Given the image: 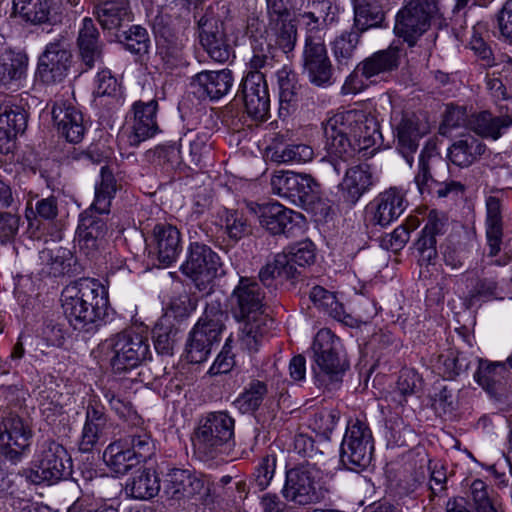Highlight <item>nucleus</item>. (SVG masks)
Returning <instances> with one entry per match:
<instances>
[{
    "instance_id": "nucleus-59",
    "label": "nucleus",
    "mask_w": 512,
    "mask_h": 512,
    "mask_svg": "<svg viewBox=\"0 0 512 512\" xmlns=\"http://www.w3.org/2000/svg\"><path fill=\"white\" fill-rule=\"evenodd\" d=\"M102 392L105 401L121 419L125 421L131 420L133 425L140 423L141 419L137 416L130 401L116 395L110 389L105 388L102 390Z\"/></svg>"
},
{
    "instance_id": "nucleus-49",
    "label": "nucleus",
    "mask_w": 512,
    "mask_h": 512,
    "mask_svg": "<svg viewBox=\"0 0 512 512\" xmlns=\"http://www.w3.org/2000/svg\"><path fill=\"white\" fill-rule=\"evenodd\" d=\"M361 32L352 26L350 31H344L331 43L332 52L337 62V68L347 66L354 56L360 41Z\"/></svg>"
},
{
    "instance_id": "nucleus-43",
    "label": "nucleus",
    "mask_w": 512,
    "mask_h": 512,
    "mask_svg": "<svg viewBox=\"0 0 512 512\" xmlns=\"http://www.w3.org/2000/svg\"><path fill=\"white\" fill-rule=\"evenodd\" d=\"M160 491V480L155 471L143 469L136 476L129 479L125 485V493L137 500H149Z\"/></svg>"
},
{
    "instance_id": "nucleus-56",
    "label": "nucleus",
    "mask_w": 512,
    "mask_h": 512,
    "mask_svg": "<svg viewBox=\"0 0 512 512\" xmlns=\"http://www.w3.org/2000/svg\"><path fill=\"white\" fill-rule=\"evenodd\" d=\"M312 147L306 144L287 145L282 150H276L272 159L279 163L297 162L306 163L313 159Z\"/></svg>"
},
{
    "instance_id": "nucleus-46",
    "label": "nucleus",
    "mask_w": 512,
    "mask_h": 512,
    "mask_svg": "<svg viewBox=\"0 0 512 512\" xmlns=\"http://www.w3.org/2000/svg\"><path fill=\"white\" fill-rule=\"evenodd\" d=\"M103 461L106 466L118 475H126L140 463L125 448L119 440L110 443L103 452Z\"/></svg>"
},
{
    "instance_id": "nucleus-32",
    "label": "nucleus",
    "mask_w": 512,
    "mask_h": 512,
    "mask_svg": "<svg viewBox=\"0 0 512 512\" xmlns=\"http://www.w3.org/2000/svg\"><path fill=\"white\" fill-rule=\"evenodd\" d=\"M512 126V112H498L493 115L490 111H481L469 116L468 127L477 135L499 139Z\"/></svg>"
},
{
    "instance_id": "nucleus-29",
    "label": "nucleus",
    "mask_w": 512,
    "mask_h": 512,
    "mask_svg": "<svg viewBox=\"0 0 512 512\" xmlns=\"http://www.w3.org/2000/svg\"><path fill=\"white\" fill-rule=\"evenodd\" d=\"M52 118L61 136L70 143H79L85 133L83 115L73 105L62 102L52 109Z\"/></svg>"
},
{
    "instance_id": "nucleus-62",
    "label": "nucleus",
    "mask_w": 512,
    "mask_h": 512,
    "mask_svg": "<svg viewBox=\"0 0 512 512\" xmlns=\"http://www.w3.org/2000/svg\"><path fill=\"white\" fill-rule=\"evenodd\" d=\"M487 88L497 112H512V97L507 94L506 87L499 78L488 79Z\"/></svg>"
},
{
    "instance_id": "nucleus-35",
    "label": "nucleus",
    "mask_w": 512,
    "mask_h": 512,
    "mask_svg": "<svg viewBox=\"0 0 512 512\" xmlns=\"http://www.w3.org/2000/svg\"><path fill=\"white\" fill-rule=\"evenodd\" d=\"M399 64L400 49L391 45L387 49L377 51L358 63V71H361V76L370 80L375 76L396 70Z\"/></svg>"
},
{
    "instance_id": "nucleus-9",
    "label": "nucleus",
    "mask_w": 512,
    "mask_h": 512,
    "mask_svg": "<svg viewBox=\"0 0 512 512\" xmlns=\"http://www.w3.org/2000/svg\"><path fill=\"white\" fill-rule=\"evenodd\" d=\"M374 439L365 421L360 419L348 422L340 448V462L355 472L366 469L372 461Z\"/></svg>"
},
{
    "instance_id": "nucleus-39",
    "label": "nucleus",
    "mask_w": 512,
    "mask_h": 512,
    "mask_svg": "<svg viewBox=\"0 0 512 512\" xmlns=\"http://www.w3.org/2000/svg\"><path fill=\"white\" fill-rule=\"evenodd\" d=\"M372 186V173L366 164L353 166L346 171L342 183L343 197L349 204H356Z\"/></svg>"
},
{
    "instance_id": "nucleus-63",
    "label": "nucleus",
    "mask_w": 512,
    "mask_h": 512,
    "mask_svg": "<svg viewBox=\"0 0 512 512\" xmlns=\"http://www.w3.org/2000/svg\"><path fill=\"white\" fill-rule=\"evenodd\" d=\"M310 17L320 21L325 26L336 20L337 8L329 0H314L308 4Z\"/></svg>"
},
{
    "instance_id": "nucleus-16",
    "label": "nucleus",
    "mask_w": 512,
    "mask_h": 512,
    "mask_svg": "<svg viewBox=\"0 0 512 512\" xmlns=\"http://www.w3.org/2000/svg\"><path fill=\"white\" fill-rule=\"evenodd\" d=\"M72 63L69 44L60 37L46 45L38 59L36 75L47 85L61 83L68 76Z\"/></svg>"
},
{
    "instance_id": "nucleus-53",
    "label": "nucleus",
    "mask_w": 512,
    "mask_h": 512,
    "mask_svg": "<svg viewBox=\"0 0 512 512\" xmlns=\"http://www.w3.org/2000/svg\"><path fill=\"white\" fill-rule=\"evenodd\" d=\"M119 43L125 50L135 55H145L150 48V36L148 31L140 25H132L127 31L117 35Z\"/></svg>"
},
{
    "instance_id": "nucleus-21",
    "label": "nucleus",
    "mask_w": 512,
    "mask_h": 512,
    "mask_svg": "<svg viewBox=\"0 0 512 512\" xmlns=\"http://www.w3.org/2000/svg\"><path fill=\"white\" fill-rule=\"evenodd\" d=\"M262 227L272 235H285L289 237L294 234L303 219L300 213H297L282 204L264 203L257 205L254 209Z\"/></svg>"
},
{
    "instance_id": "nucleus-4",
    "label": "nucleus",
    "mask_w": 512,
    "mask_h": 512,
    "mask_svg": "<svg viewBox=\"0 0 512 512\" xmlns=\"http://www.w3.org/2000/svg\"><path fill=\"white\" fill-rule=\"evenodd\" d=\"M414 182L423 197L446 198L458 196L465 190L461 182L449 179V164L436 151L435 145L422 149Z\"/></svg>"
},
{
    "instance_id": "nucleus-14",
    "label": "nucleus",
    "mask_w": 512,
    "mask_h": 512,
    "mask_svg": "<svg viewBox=\"0 0 512 512\" xmlns=\"http://www.w3.org/2000/svg\"><path fill=\"white\" fill-rule=\"evenodd\" d=\"M274 194L299 207L311 206L320 199L321 185L310 174L279 171L271 178Z\"/></svg>"
},
{
    "instance_id": "nucleus-10",
    "label": "nucleus",
    "mask_w": 512,
    "mask_h": 512,
    "mask_svg": "<svg viewBox=\"0 0 512 512\" xmlns=\"http://www.w3.org/2000/svg\"><path fill=\"white\" fill-rule=\"evenodd\" d=\"M437 11V0H404L395 17V35L409 46H414L429 29L431 19Z\"/></svg>"
},
{
    "instance_id": "nucleus-28",
    "label": "nucleus",
    "mask_w": 512,
    "mask_h": 512,
    "mask_svg": "<svg viewBox=\"0 0 512 512\" xmlns=\"http://www.w3.org/2000/svg\"><path fill=\"white\" fill-rule=\"evenodd\" d=\"M158 103L156 100L148 102L137 101L133 105L134 122L128 136L131 146H138L141 142L153 137L158 132L156 112Z\"/></svg>"
},
{
    "instance_id": "nucleus-3",
    "label": "nucleus",
    "mask_w": 512,
    "mask_h": 512,
    "mask_svg": "<svg viewBox=\"0 0 512 512\" xmlns=\"http://www.w3.org/2000/svg\"><path fill=\"white\" fill-rule=\"evenodd\" d=\"M63 313L74 330L94 333L105 322L109 307L107 289L94 278L68 284L61 295Z\"/></svg>"
},
{
    "instance_id": "nucleus-17",
    "label": "nucleus",
    "mask_w": 512,
    "mask_h": 512,
    "mask_svg": "<svg viewBox=\"0 0 512 512\" xmlns=\"http://www.w3.org/2000/svg\"><path fill=\"white\" fill-rule=\"evenodd\" d=\"M430 131V125L426 118L419 113L405 111L394 124V136L396 149L405 158L409 166H412L419 147V141Z\"/></svg>"
},
{
    "instance_id": "nucleus-45",
    "label": "nucleus",
    "mask_w": 512,
    "mask_h": 512,
    "mask_svg": "<svg viewBox=\"0 0 512 512\" xmlns=\"http://www.w3.org/2000/svg\"><path fill=\"white\" fill-rule=\"evenodd\" d=\"M119 441L140 464L147 462L155 453L154 441L144 428L132 427Z\"/></svg>"
},
{
    "instance_id": "nucleus-8",
    "label": "nucleus",
    "mask_w": 512,
    "mask_h": 512,
    "mask_svg": "<svg viewBox=\"0 0 512 512\" xmlns=\"http://www.w3.org/2000/svg\"><path fill=\"white\" fill-rule=\"evenodd\" d=\"M322 472L309 462L298 464L286 471L282 495L288 502L305 506L324 498Z\"/></svg>"
},
{
    "instance_id": "nucleus-64",
    "label": "nucleus",
    "mask_w": 512,
    "mask_h": 512,
    "mask_svg": "<svg viewBox=\"0 0 512 512\" xmlns=\"http://www.w3.org/2000/svg\"><path fill=\"white\" fill-rule=\"evenodd\" d=\"M496 27L505 42L512 45V0H506L495 14Z\"/></svg>"
},
{
    "instance_id": "nucleus-6",
    "label": "nucleus",
    "mask_w": 512,
    "mask_h": 512,
    "mask_svg": "<svg viewBox=\"0 0 512 512\" xmlns=\"http://www.w3.org/2000/svg\"><path fill=\"white\" fill-rule=\"evenodd\" d=\"M226 319L219 305L206 306L186 341L185 356L190 363L200 364L208 359L212 347L220 341Z\"/></svg>"
},
{
    "instance_id": "nucleus-50",
    "label": "nucleus",
    "mask_w": 512,
    "mask_h": 512,
    "mask_svg": "<svg viewBox=\"0 0 512 512\" xmlns=\"http://www.w3.org/2000/svg\"><path fill=\"white\" fill-rule=\"evenodd\" d=\"M41 258L46 260V273L53 277L70 274L75 264L72 252L64 247L42 251Z\"/></svg>"
},
{
    "instance_id": "nucleus-15",
    "label": "nucleus",
    "mask_w": 512,
    "mask_h": 512,
    "mask_svg": "<svg viewBox=\"0 0 512 512\" xmlns=\"http://www.w3.org/2000/svg\"><path fill=\"white\" fill-rule=\"evenodd\" d=\"M33 438L31 426L14 412L6 413L0 422V457L16 464L29 451Z\"/></svg>"
},
{
    "instance_id": "nucleus-57",
    "label": "nucleus",
    "mask_w": 512,
    "mask_h": 512,
    "mask_svg": "<svg viewBox=\"0 0 512 512\" xmlns=\"http://www.w3.org/2000/svg\"><path fill=\"white\" fill-rule=\"evenodd\" d=\"M222 219L230 239L238 241L251 232L247 219L238 210L225 209Z\"/></svg>"
},
{
    "instance_id": "nucleus-52",
    "label": "nucleus",
    "mask_w": 512,
    "mask_h": 512,
    "mask_svg": "<svg viewBox=\"0 0 512 512\" xmlns=\"http://www.w3.org/2000/svg\"><path fill=\"white\" fill-rule=\"evenodd\" d=\"M178 334L179 329L168 318L160 319L153 329L154 346L158 354L172 355Z\"/></svg>"
},
{
    "instance_id": "nucleus-5",
    "label": "nucleus",
    "mask_w": 512,
    "mask_h": 512,
    "mask_svg": "<svg viewBox=\"0 0 512 512\" xmlns=\"http://www.w3.org/2000/svg\"><path fill=\"white\" fill-rule=\"evenodd\" d=\"M313 373L319 387H335L342 382L350 363L343 351V345L330 329H321L312 344Z\"/></svg>"
},
{
    "instance_id": "nucleus-31",
    "label": "nucleus",
    "mask_w": 512,
    "mask_h": 512,
    "mask_svg": "<svg viewBox=\"0 0 512 512\" xmlns=\"http://www.w3.org/2000/svg\"><path fill=\"white\" fill-rule=\"evenodd\" d=\"M503 205L500 198H486L485 234L488 247L487 256L495 257L501 251L504 237Z\"/></svg>"
},
{
    "instance_id": "nucleus-47",
    "label": "nucleus",
    "mask_w": 512,
    "mask_h": 512,
    "mask_svg": "<svg viewBox=\"0 0 512 512\" xmlns=\"http://www.w3.org/2000/svg\"><path fill=\"white\" fill-rule=\"evenodd\" d=\"M100 178V182L95 187V199L92 203V209L99 214H104L109 212L111 201L118 187L112 170L106 165L101 168Z\"/></svg>"
},
{
    "instance_id": "nucleus-54",
    "label": "nucleus",
    "mask_w": 512,
    "mask_h": 512,
    "mask_svg": "<svg viewBox=\"0 0 512 512\" xmlns=\"http://www.w3.org/2000/svg\"><path fill=\"white\" fill-rule=\"evenodd\" d=\"M279 97L281 105L293 106L301 99L302 84L295 72L282 69L278 72Z\"/></svg>"
},
{
    "instance_id": "nucleus-33",
    "label": "nucleus",
    "mask_w": 512,
    "mask_h": 512,
    "mask_svg": "<svg viewBox=\"0 0 512 512\" xmlns=\"http://www.w3.org/2000/svg\"><path fill=\"white\" fill-rule=\"evenodd\" d=\"M109 428L108 416L104 407L97 402H89L86 420L82 431L80 450L89 452L100 441Z\"/></svg>"
},
{
    "instance_id": "nucleus-38",
    "label": "nucleus",
    "mask_w": 512,
    "mask_h": 512,
    "mask_svg": "<svg viewBox=\"0 0 512 512\" xmlns=\"http://www.w3.org/2000/svg\"><path fill=\"white\" fill-rule=\"evenodd\" d=\"M77 44L82 61L92 68L100 61L103 53V43L99 40V31L91 18H84L79 30Z\"/></svg>"
},
{
    "instance_id": "nucleus-51",
    "label": "nucleus",
    "mask_w": 512,
    "mask_h": 512,
    "mask_svg": "<svg viewBox=\"0 0 512 512\" xmlns=\"http://www.w3.org/2000/svg\"><path fill=\"white\" fill-rule=\"evenodd\" d=\"M267 32L272 34L275 44L284 53L294 50L297 42V28L290 17L268 22Z\"/></svg>"
},
{
    "instance_id": "nucleus-55",
    "label": "nucleus",
    "mask_w": 512,
    "mask_h": 512,
    "mask_svg": "<svg viewBox=\"0 0 512 512\" xmlns=\"http://www.w3.org/2000/svg\"><path fill=\"white\" fill-rule=\"evenodd\" d=\"M157 56L162 60L165 68L172 69L182 58V45L174 36H166L164 32H160L157 38Z\"/></svg>"
},
{
    "instance_id": "nucleus-12",
    "label": "nucleus",
    "mask_w": 512,
    "mask_h": 512,
    "mask_svg": "<svg viewBox=\"0 0 512 512\" xmlns=\"http://www.w3.org/2000/svg\"><path fill=\"white\" fill-rule=\"evenodd\" d=\"M70 455L63 445L54 440H45L39 450L37 465L28 474L34 484H55L68 479L73 472Z\"/></svg>"
},
{
    "instance_id": "nucleus-7",
    "label": "nucleus",
    "mask_w": 512,
    "mask_h": 512,
    "mask_svg": "<svg viewBox=\"0 0 512 512\" xmlns=\"http://www.w3.org/2000/svg\"><path fill=\"white\" fill-rule=\"evenodd\" d=\"M235 420L227 411L209 412L201 417L194 433V447L214 457L223 447L234 442Z\"/></svg>"
},
{
    "instance_id": "nucleus-27",
    "label": "nucleus",
    "mask_w": 512,
    "mask_h": 512,
    "mask_svg": "<svg viewBox=\"0 0 512 512\" xmlns=\"http://www.w3.org/2000/svg\"><path fill=\"white\" fill-rule=\"evenodd\" d=\"M27 128L26 111L17 105L0 106V153L8 154L15 148L17 136Z\"/></svg>"
},
{
    "instance_id": "nucleus-23",
    "label": "nucleus",
    "mask_w": 512,
    "mask_h": 512,
    "mask_svg": "<svg viewBox=\"0 0 512 512\" xmlns=\"http://www.w3.org/2000/svg\"><path fill=\"white\" fill-rule=\"evenodd\" d=\"M233 80L232 72L229 69L205 70L194 75L190 84L199 99L216 101L230 91Z\"/></svg>"
},
{
    "instance_id": "nucleus-11",
    "label": "nucleus",
    "mask_w": 512,
    "mask_h": 512,
    "mask_svg": "<svg viewBox=\"0 0 512 512\" xmlns=\"http://www.w3.org/2000/svg\"><path fill=\"white\" fill-rule=\"evenodd\" d=\"M112 357L110 364L115 374H123L139 367L150 356L147 336L126 329L110 338Z\"/></svg>"
},
{
    "instance_id": "nucleus-20",
    "label": "nucleus",
    "mask_w": 512,
    "mask_h": 512,
    "mask_svg": "<svg viewBox=\"0 0 512 512\" xmlns=\"http://www.w3.org/2000/svg\"><path fill=\"white\" fill-rule=\"evenodd\" d=\"M240 96L246 113L253 120H267L270 98L264 73L248 72L242 80Z\"/></svg>"
},
{
    "instance_id": "nucleus-37",
    "label": "nucleus",
    "mask_w": 512,
    "mask_h": 512,
    "mask_svg": "<svg viewBox=\"0 0 512 512\" xmlns=\"http://www.w3.org/2000/svg\"><path fill=\"white\" fill-rule=\"evenodd\" d=\"M486 149L481 139L468 134L452 143L448 149V158L456 166L469 167L480 160Z\"/></svg>"
},
{
    "instance_id": "nucleus-44",
    "label": "nucleus",
    "mask_w": 512,
    "mask_h": 512,
    "mask_svg": "<svg viewBox=\"0 0 512 512\" xmlns=\"http://www.w3.org/2000/svg\"><path fill=\"white\" fill-rule=\"evenodd\" d=\"M385 12L376 0H359L354 3V29L361 33L371 28L382 27Z\"/></svg>"
},
{
    "instance_id": "nucleus-18",
    "label": "nucleus",
    "mask_w": 512,
    "mask_h": 512,
    "mask_svg": "<svg viewBox=\"0 0 512 512\" xmlns=\"http://www.w3.org/2000/svg\"><path fill=\"white\" fill-rule=\"evenodd\" d=\"M199 39L201 46L208 55L217 62H225L231 54V47L227 43L224 22L208 8L198 21Z\"/></svg>"
},
{
    "instance_id": "nucleus-25",
    "label": "nucleus",
    "mask_w": 512,
    "mask_h": 512,
    "mask_svg": "<svg viewBox=\"0 0 512 512\" xmlns=\"http://www.w3.org/2000/svg\"><path fill=\"white\" fill-rule=\"evenodd\" d=\"M507 365V361L490 362L480 359L478 369L474 374L476 382L497 400H502L507 396L508 382L511 377Z\"/></svg>"
},
{
    "instance_id": "nucleus-61",
    "label": "nucleus",
    "mask_w": 512,
    "mask_h": 512,
    "mask_svg": "<svg viewBox=\"0 0 512 512\" xmlns=\"http://www.w3.org/2000/svg\"><path fill=\"white\" fill-rule=\"evenodd\" d=\"M275 48L269 43H264L256 39L253 44V56L250 59L249 72L263 73L261 69L272 68L274 63Z\"/></svg>"
},
{
    "instance_id": "nucleus-60",
    "label": "nucleus",
    "mask_w": 512,
    "mask_h": 512,
    "mask_svg": "<svg viewBox=\"0 0 512 512\" xmlns=\"http://www.w3.org/2000/svg\"><path fill=\"white\" fill-rule=\"evenodd\" d=\"M285 255L292 267L310 266L315 262L316 248L312 241L305 240L292 246Z\"/></svg>"
},
{
    "instance_id": "nucleus-36",
    "label": "nucleus",
    "mask_w": 512,
    "mask_h": 512,
    "mask_svg": "<svg viewBox=\"0 0 512 512\" xmlns=\"http://www.w3.org/2000/svg\"><path fill=\"white\" fill-rule=\"evenodd\" d=\"M299 274L297 267L290 266L285 253H279L260 269L258 277L261 284L272 293L282 281L296 279Z\"/></svg>"
},
{
    "instance_id": "nucleus-22",
    "label": "nucleus",
    "mask_w": 512,
    "mask_h": 512,
    "mask_svg": "<svg viewBox=\"0 0 512 512\" xmlns=\"http://www.w3.org/2000/svg\"><path fill=\"white\" fill-rule=\"evenodd\" d=\"M150 247L151 253L156 256L160 264L170 266L182 250L181 233L171 224H156L152 230Z\"/></svg>"
},
{
    "instance_id": "nucleus-24",
    "label": "nucleus",
    "mask_w": 512,
    "mask_h": 512,
    "mask_svg": "<svg viewBox=\"0 0 512 512\" xmlns=\"http://www.w3.org/2000/svg\"><path fill=\"white\" fill-rule=\"evenodd\" d=\"M205 481L189 470L173 469L167 474L164 486L165 495L174 500L207 496Z\"/></svg>"
},
{
    "instance_id": "nucleus-26",
    "label": "nucleus",
    "mask_w": 512,
    "mask_h": 512,
    "mask_svg": "<svg viewBox=\"0 0 512 512\" xmlns=\"http://www.w3.org/2000/svg\"><path fill=\"white\" fill-rule=\"evenodd\" d=\"M107 230V224L100 216L92 211L83 212L76 230L79 248L86 255L93 256L103 246Z\"/></svg>"
},
{
    "instance_id": "nucleus-58",
    "label": "nucleus",
    "mask_w": 512,
    "mask_h": 512,
    "mask_svg": "<svg viewBox=\"0 0 512 512\" xmlns=\"http://www.w3.org/2000/svg\"><path fill=\"white\" fill-rule=\"evenodd\" d=\"M277 467V456L267 454L262 456L254 469V482L260 491L265 490L271 483Z\"/></svg>"
},
{
    "instance_id": "nucleus-19",
    "label": "nucleus",
    "mask_w": 512,
    "mask_h": 512,
    "mask_svg": "<svg viewBox=\"0 0 512 512\" xmlns=\"http://www.w3.org/2000/svg\"><path fill=\"white\" fill-rule=\"evenodd\" d=\"M303 71L308 81L315 87L327 89L336 83L334 67L325 44L304 47Z\"/></svg>"
},
{
    "instance_id": "nucleus-1",
    "label": "nucleus",
    "mask_w": 512,
    "mask_h": 512,
    "mask_svg": "<svg viewBox=\"0 0 512 512\" xmlns=\"http://www.w3.org/2000/svg\"><path fill=\"white\" fill-rule=\"evenodd\" d=\"M325 148L343 161L375 146L381 139L376 118L363 110L337 113L324 124Z\"/></svg>"
},
{
    "instance_id": "nucleus-13",
    "label": "nucleus",
    "mask_w": 512,
    "mask_h": 512,
    "mask_svg": "<svg viewBox=\"0 0 512 512\" xmlns=\"http://www.w3.org/2000/svg\"><path fill=\"white\" fill-rule=\"evenodd\" d=\"M180 270L199 290H205L225 273L219 255L210 246L197 241L190 243Z\"/></svg>"
},
{
    "instance_id": "nucleus-41",
    "label": "nucleus",
    "mask_w": 512,
    "mask_h": 512,
    "mask_svg": "<svg viewBox=\"0 0 512 512\" xmlns=\"http://www.w3.org/2000/svg\"><path fill=\"white\" fill-rule=\"evenodd\" d=\"M13 11L33 25L52 24V0H13Z\"/></svg>"
},
{
    "instance_id": "nucleus-2",
    "label": "nucleus",
    "mask_w": 512,
    "mask_h": 512,
    "mask_svg": "<svg viewBox=\"0 0 512 512\" xmlns=\"http://www.w3.org/2000/svg\"><path fill=\"white\" fill-rule=\"evenodd\" d=\"M265 293L251 278L241 277L229 296L230 312L241 323L239 342L242 349L256 353L268 332L272 319L264 312Z\"/></svg>"
},
{
    "instance_id": "nucleus-42",
    "label": "nucleus",
    "mask_w": 512,
    "mask_h": 512,
    "mask_svg": "<svg viewBox=\"0 0 512 512\" xmlns=\"http://www.w3.org/2000/svg\"><path fill=\"white\" fill-rule=\"evenodd\" d=\"M28 58L25 54L5 51L0 55V88H10L25 77Z\"/></svg>"
},
{
    "instance_id": "nucleus-30",
    "label": "nucleus",
    "mask_w": 512,
    "mask_h": 512,
    "mask_svg": "<svg viewBox=\"0 0 512 512\" xmlns=\"http://www.w3.org/2000/svg\"><path fill=\"white\" fill-rule=\"evenodd\" d=\"M370 208L373 211V223L384 227L404 212L406 200L400 190L390 188L380 193L371 203Z\"/></svg>"
},
{
    "instance_id": "nucleus-40",
    "label": "nucleus",
    "mask_w": 512,
    "mask_h": 512,
    "mask_svg": "<svg viewBox=\"0 0 512 512\" xmlns=\"http://www.w3.org/2000/svg\"><path fill=\"white\" fill-rule=\"evenodd\" d=\"M208 132L188 131L179 140L178 153L181 160L189 167L198 166L207 152H209Z\"/></svg>"
},
{
    "instance_id": "nucleus-34",
    "label": "nucleus",
    "mask_w": 512,
    "mask_h": 512,
    "mask_svg": "<svg viewBox=\"0 0 512 512\" xmlns=\"http://www.w3.org/2000/svg\"><path fill=\"white\" fill-rule=\"evenodd\" d=\"M94 15L101 27L106 30L119 29L133 19L128 0H97Z\"/></svg>"
},
{
    "instance_id": "nucleus-48",
    "label": "nucleus",
    "mask_w": 512,
    "mask_h": 512,
    "mask_svg": "<svg viewBox=\"0 0 512 512\" xmlns=\"http://www.w3.org/2000/svg\"><path fill=\"white\" fill-rule=\"evenodd\" d=\"M268 394V386L258 379L252 380L235 399L233 405L242 414H252L262 405Z\"/></svg>"
}]
</instances>
